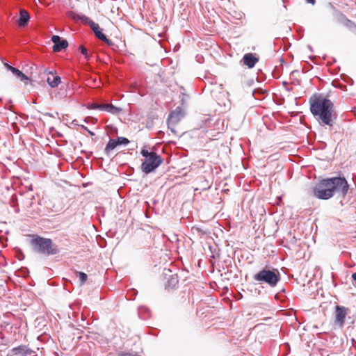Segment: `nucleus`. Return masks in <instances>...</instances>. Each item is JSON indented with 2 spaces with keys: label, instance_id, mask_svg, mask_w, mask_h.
<instances>
[{
  "label": "nucleus",
  "instance_id": "nucleus-1",
  "mask_svg": "<svg viewBox=\"0 0 356 356\" xmlns=\"http://www.w3.org/2000/svg\"><path fill=\"white\" fill-rule=\"evenodd\" d=\"M349 189L347 180L343 177L323 179L312 190V195L319 199L327 200L335 194L344 197Z\"/></svg>",
  "mask_w": 356,
  "mask_h": 356
},
{
  "label": "nucleus",
  "instance_id": "nucleus-2",
  "mask_svg": "<svg viewBox=\"0 0 356 356\" xmlns=\"http://www.w3.org/2000/svg\"><path fill=\"white\" fill-rule=\"evenodd\" d=\"M310 111L314 117H317L321 125L332 127L334 124L333 113L334 106L333 102L323 96L311 97L309 99Z\"/></svg>",
  "mask_w": 356,
  "mask_h": 356
},
{
  "label": "nucleus",
  "instance_id": "nucleus-3",
  "mask_svg": "<svg viewBox=\"0 0 356 356\" xmlns=\"http://www.w3.org/2000/svg\"><path fill=\"white\" fill-rule=\"evenodd\" d=\"M31 245L34 252L49 257L60 252L58 246L51 238L35 236L31 240Z\"/></svg>",
  "mask_w": 356,
  "mask_h": 356
},
{
  "label": "nucleus",
  "instance_id": "nucleus-4",
  "mask_svg": "<svg viewBox=\"0 0 356 356\" xmlns=\"http://www.w3.org/2000/svg\"><path fill=\"white\" fill-rule=\"evenodd\" d=\"M253 280L260 284H264L274 288L280 282L281 275L277 269L266 266L253 275Z\"/></svg>",
  "mask_w": 356,
  "mask_h": 356
},
{
  "label": "nucleus",
  "instance_id": "nucleus-5",
  "mask_svg": "<svg viewBox=\"0 0 356 356\" xmlns=\"http://www.w3.org/2000/svg\"><path fill=\"white\" fill-rule=\"evenodd\" d=\"M140 154L145 158L141 164V170L145 174L154 172L163 162L160 155L155 152H149L145 147L141 149Z\"/></svg>",
  "mask_w": 356,
  "mask_h": 356
},
{
  "label": "nucleus",
  "instance_id": "nucleus-6",
  "mask_svg": "<svg viewBox=\"0 0 356 356\" xmlns=\"http://www.w3.org/2000/svg\"><path fill=\"white\" fill-rule=\"evenodd\" d=\"M335 323L340 326H343L345 318L347 315V309L343 306L337 305L335 307Z\"/></svg>",
  "mask_w": 356,
  "mask_h": 356
},
{
  "label": "nucleus",
  "instance_id": "nucleus-7",
  "mask_svg": "<svg viewBox=\"0 0 356 356\" xmlns=\"http://www.w3.org/2000/svg\"><path fill=\"white\" fill-rule=\"evenodd\" d=\"M13 355L15 356H30L35 353V351L29 348L26 345H20L19 346L13 348L10 350Z\"/></svg>",
  "mask_w": 356,
  "mask_h": 356
},
{
  "label": "nucleus",
  "instance_id": "nucleus-8",
  "mask_svg": "<svg viewBox=\"0 0 356 356\" xmlns=\"http://www.w3.org/2000/svg\"><path fill=\"white\" fill-rule=\"evenodd\" d=\"M51 41L54 43L53 51L59 52L62 49L67 47L68 42L65 39H62L60 36L54 35L51 37Z\"/></svg>",
  "mask_w": 356,
  "mask_h": 356
},
{
  "label": "nucleus",
  "instance_id": "nucleus-9",
  "mask_svg": "<svg viewBox=\"0 0 356 356\" xmlns=\"http://www.w3.org/2000/svg\"><path fill=\"white\" fill-rule=\"evenodd\" d=\"M183 117L182 110L180 107H177L175 110L170 112L168 118V128H170L171 125H174L178 123L181 118Z\"/></svg>",
  "mask_w": 356,
  "mask_h": 356
},
{
  "label": "nucleus",
  "instance_id": "nucleus-10",
  "mask_svg": "<svg viewBox=\"0 0 356 356\" xmlns=\"http://www.w3.org/2000/svg\"><path fill=\"white\" fill-rule=\"evenodd\" d=\"M74 18H76L81 20L83 23L88 24L94 33L100 30L99 24L93 22L92 19H90L86 15H77L76 17H74Z\"/></svg>",
  "mask_w": 356,
  "mask_h": 356
},
{
  "label": "nucleus",
  "instance_id": "nucleus-11",
  "mask_svg": "<svg viewBox=\"0 0 356 356\" xmlns=\"http://www.w3.org/2000/svg\"><path fill=\"white\" fill-rule=\"evenodd\" d=\"M45 73H48L51 74L50 76H48L47 79V82L51 88H55L58 86L60 83L61 79L59 76L55 75L56 71L53 72H47V70H45Z\"/></svg>",
  "mask_w": 356,
  "mask_h": 356
},
{
  "label": "nucleus",
  "instance_id": "nucleus-12",
  "mask_svg": "<svg viewBox=\"0 0 356 356\" xmlns=\"http://www.w3.org/2000/svg\"><path fill=\"white\" fill-rule=\"evenodd\" d=\"M243 64L248 68H252L259 61V59L252 54H245L243 57Z\"/></svg>",
  "mask_w": 356,
  "mask_h": 356
},
{
  "label": "nucleus",
  "instance_id": "nucleus-13",
  "mask_svg": "<svg viewBox=\"0 0 356 356\" xmlns=\"http://www.w3.org/2000/svg\"><path fill=\"white\" fill-rule=\"evenodd\" d=\"M30 19L29 13L25 10H20L19 17L17 20L18 25L22 27L26 26Z\"/></svg>",
  "mask_w": 356,
  "mask_h": 356
},
{
  "label": "nucleus",
  "instance_id": "nucleus-14",
  "mask_svg": "<svg viewBox=\"0 0 356 356\" xmlns=\"http://www.w3.org/2000/svg\"><path fill=\"white\" fill-rule=\"evenodd\" d=\"M179 280L177 275L174 274L170 275L166 284L165 287L168 289H174L178 284Z\"/></svg>",
  "mask_w": 356,
  "mask_h": 356
},
{
  "label": "nucleus",
  "instance_id": "nucleus-15",
  "mask_svg": "<svg viewBox=\"0 0 356 356\" xmlns=\"http://www.w3.org/2000/svg\"><path fill=\"white\" fill-rule=\"evenodd\" d=\"M95 37L97 38L99 40L104 42L105 43H106L108 46H113L114 44V43L109 39H108L106 38V36L105 35V34H104L101 29L99 30L98 31H97L96 33H94Z\"/></svg>",
  "mask_w": 356,
  "mask_h": 356
},
{
  "label": "nucleus",
  "instance_id": "nucleus-16",
  "mask_svg": "<svg viewBox=\"0 0 356 356\" xmlns=\"http://www.w3.org/2000/svg\"><path fill=\"white\" fill-rule=\"evenodd\" d=\"M104 111H106L111 114L117 115L122 111V109L119 107L115 106L114 105H113L111 104H106Z\"/></svg>",
  "mask_w": 356,
  "mask_h": 356
},
{
  "label": "nucleus",
  "instance_id": "nucleus-17",
  "mask_svg": "<svg viewBox=\"0 0 356 356\" xmlns=\"http://www.w3.org/2000/svg\"><path fill=\"white\" fill-rule=\"evenodd\" d=\"M118 146L117 140L116 139H110L106 144L104 152L106 154H108L111 151L113 150L116 147Z\"/></svg>",
  "mask_w": 356,
  "mask_h": 356
},
{
  "label": "nucleus",
  "instance_id": "nucleus-18",
  "mask_svg": "<svg viewBox=\"0 0 356 356\" xmlns=\"http://www.w3.org/2000/svg\"><path fill=\"white\" fill-rule=\"evenodd\" d=\"M138 315L141 318L145 319L149 316V309L145 306L138 307Z\"/></svg>",
  "mask_w": 356,
  "mask_h": 356
},
{
  "label": "nucleus",
  "instance_id": "nucleus-19",
  "mask_svg": "<svg viewBox=\"0 0 356 356\" xmlns=\"http://www.w3.org/2000/svg\"><path fill=\"white\" fill-rule=\"evenodd\" d=\"M341 19L343 24L349 28L356 27V25L351 20L348 19L343 14L341 13Z\"/></svg>",
  "mask_w": 356,
  "mask_h": 356
},
{
  "label": "nucleus",
  "instance_id": "nucleus-20",
  "mask_svg": "<svg viewBox=\"0 0 356 356\" xmlns=\"http://www.w3.org/2000/svg\"><path fill=\"white\" fill-rule=\"evenodd\" d=\"M106 104H98V103H92L88 105L87 108L88 109H99L101 111H104Z\"/></svg>",
  "mask_w": 356,
  "mask_h": 356
},
{
  "label": "nucleus",
  "instance_id": "nucleus-21",
  "mask_svg": "<svg viewBox=\"0 0 356 356\" xmlns=\"http://www.w3.org/2000/svg\"><path fill=\"white\" fill-rule=\"evenodd\" d=\"M75 273L76 275V277H78L79 278L81 284H84L88 278L87 274L83 272H79V271H76Z\"/></svg>",
  "mask_w": 356,
  "mask_h": 356
},
{
  "label": "nucleus",
  "instance_id": "nucleus-22",
  "mask_svg": "<svg viewBox=\"0 0 356 356\" xmlns=\"http://www.w3.org/2000/svg\"><path fill=\"white\" fill-rule=\"evenodd\" d=\"M116 140H117L118 145H127L130 143V141L128 138H127L125 137H122V136L118 137L116 138Z\"/></svg>",
  "mask_w": 356,
  "mask_h": 356
},
{
  "label": "nucleus",
  "instance_id": "nucleus-23",
  "mask_svg": "<svg viewBox=\"0 0 356 356\" xmlns=\"http://www.w3.org/2000/svg\"><path fill=\"white\" fill-rule=\"evenodd\" d=\"M79 49L81 54H83L86 60H89L91 55L88 52V49L83 46H80L79 47Z\"/></svg>",
  "mask_w": 356,
  "mask_h": 356
},
{
  "label": "nucleus",
  "instance_id": "nucleus-24",
  "mask_svg": "<svg viewBox=\"0 0 356 356\" xmlns=\"http://www.w3.org/2000/svg\"><path fill=\"white\" fill-rule=\"evenodd\" d=\"M17 77L19 78L22 81L30 80L29 78L26 74H24L22 71L21 74H19V76H17Z\"/></svg>",
  "mask_w": 356,
  "mask_h": 356
},
{
  "label": "nucleus",
  "instance_id": "nucleus-25",
  "mask_svg": "<svg viewBox=\"0 0 356 356\" xmlns=\"http://www.w3.org/2000/svg\"><path fill=\"white\" fill-rule=\"evenodd\" d=\"M17 77L19 78L22 81L30 80L29 78L26 74H24L22 71L21 74H19V76H17Z\"/></svg>",
  "mask_w": 356,
  "mask_h": 356
},
{
  "label": "nucleus",
  "instance_id": "nucleus-26",
  "mask_svg": "<svg viewBox=\"0 0 356 356\" xmlns=\"http://www.w3.org/2000/svg\"><path fill=\"white\" fill-rule=\"evenodd\" d=\"M256 93H259L261 95H265L266 93V90H262L261 88H258V89H255L254 90H253V95Z\"/></svg>",
  "mask_w": 356,
  "mask_h": 356
},
{
  "label": "nucleus",
  "instance_id": "nucleus-27",
  "mask_svg": "<svg viewBox=\"0 0 356 356\" xmlns=\"http://www.w3.org/2000/svg\"><path fill=\"white\" fill-rule=\"evenodd\" d=\"M11 72L16 76H19V74H21V71L16 67L13 68Z\"/></svg>",
  "mask_w": 356,
  "mask_h": 356
},
{
  "label": "nucleus",
  "instance_id": "nucleus-28",
  "mask_svg": "<svg viewBox=\"0 0 356 356\" xmlns=\"http://www.w3.org/2000/svg\"><path fill=\"white\" fill-rule=\"evenodd\" d=\"M5 67L7 69V70L12 72V69L14 68V67L11 66L8 63H5Z\"/></svg>",
  "mask_w": 356,
  "mask_h": 356
},
{
  "label": "nucleus",
  "instance_id": "nucleus-29",
  "mask_svg": "<svg viewBox=\"0 0 356 356\" xmlns=\"http://www.w3.org/2000/svg\"><path fill=\"white\" fill-rule=\"evenodd\" d=\"M0 339L5 342L8 341V340H6L4 334L1 332H0Z\"/></svg>",
  "mask_w": 356,
  "mask_h": 356
},
{
  "label": "nucleus",
  "instance_id": "nucleus-30",
  "mask_svg": "<svg viewBox=\"0 0 356 356\" xmlns=\"http://www.w3.org/2000/svg\"><path fill=\"white\" fill-rule=\"evenodd\" d=\"M306 1L308 3H311V4L314 5L316 2V0H306Z\"/></svg>",
  "mask_w": 356,
  "mask_h": 356
},
{
  "label": "nucleus",
  "instance_id": "nucleus-31",
  "mask_svg": "<svg viewBox=\"0 0 356 356\" xmlns=\"http://www.w3.org/2000/svg\"><path fill=\"white\" fill-rule=\"evenodd\" d=\"M352 278H353V280L355 282V286H356V273H354L352 275Z\"/></svg>",
  "mask_w": 356,
  "mask_h": 356
},
{
  "label": "nucleus",
  "instance_id": "nucleus-32",
  "mask_svg": "<svg viewBox=\"0 0 356 356\" xmlns=\"http://www.w3.org/2000/svg\"><path fill=\"white\" fill-rule=\"evenodd\" d=\"M81 129H83V130L86 131H88L89 129H88L87 127L84 126V125H81Z\"/></svg>",
  "mask_w": 356,
  "mask_h": 356
},
{
  "label": "nucleus",
  "instance_id": "nucleus-33",
  "mask_svg": "<svg viewBox=\"0 0 356 356\" xmlns=\"http://www.w3.org/2000/svg\"><path fill=\"white\" fill-rule=\"evenodd\" d=\"M307 48L309 49V51H310L311 52H312V51H313V49H312V46H311L310 44H308V45H307Z\"/></svg>",
  "mask_w": 356,
  "mask_h": 356
},
{
  "label": "nucleus",
  "instance_id": "nucleus-34",
  "mask_svg": "<svg viewBox=\"0 0 356 356\" xmlns=\"http://www.w3.org/2000/svg\"><path fill=\"white\" fill-rule=\"evenodd\" d=\"M88 132V133H89V134H90V135H91V136L95 135L94 132L91 131L90 130H89Z\"/></svg>",
  "mask_w": 356,
  "mask_h": 356
},
{
  "label": "nucleus",
  "instance_id": "nucleus-35",
  "mask_svg": "<svg viewBox=\"0 0 356 356\" xmlns=\"http://www.w3.org/2000/svg\"><path fill=\"white\" fill-rule=\"evenodd\" d=\"M132 291L134 293V295H136L137 293V291L134 289H132Z\"/></svg>",
  "mask_w": 356,
  "mask_h": 356
},
{
  "label": "nucleus",
  "instance_id": "nucleus-36",
  "mask_svg": "<svg viewBox=\"0 0 356 356\" xmlns=\"http://www.w3.org/2000/svg\"><path fill=\"white\" fill-rule=\"evenodd\" d=\"M46 115L49 116V117H53V115L51 113H47Z\"/></svg>",
  "mask_w": 356,
  "mask_h": 356
},
{
  "label": "nucleus",
  "instance_id": "nucleus-37",
  "mask_svg": "<svg viewBox=\"0 0 356 356\" xmlns=\"http://www.w3.org/2000/svg\"><path fill=\"white\" fill-rule=\"evenodd\" d=\"M88 118H85L84 122L87 123V122H88Z\"/></svg>",
  "mask_w": 356,
  "mask_h": 356
},
{
  "label": "nucleus",
  "instance_id": "nucleus-38",
  "mask_svg": "<svg viewBox=\"0 0 356 356\" xmlns=\"http://www.w3.org/2000/svg\"><path fill=\"white\" fill-rule=\"evenodd\" d=\"M170 129L172 132H175V130L173 129L170 128Z\"/></svg>",
  "mask_w": 356,
  "mask_h": 356
},
{
  "label": "nucleus",
  "instance_id": "nucleus-39",
  "mask_svg": "<svg viewBox=\"0 0 356 356\" xmlns=\"http://www.w3.org/2000/svg\"><path fill=\"white\" fill-rule=\"evenodd\" d=\"M287 90H288V91H291L290 88H288Z\"/></svg>",
  "mask_w": 356,
  "mask_h": 356
}]
</instances>
